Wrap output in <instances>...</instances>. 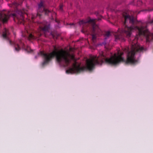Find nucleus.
Masks as SVG:
<instances>
[{
  "mask_svg": "<svg viewBox=\"0 0 153 153\" xmlns=\"http://www.w3.org/2000/svg\"><path fill=\"white\" fill-rule=\"evenodd\" d=\"M9 34V33L8 30L5 28L3 30L2 34L3 38L6 39H8V36Z\"/></svg>",
  "mask_w": 153,
  "mask_h": 153,
  "instance_id": "1a4fd4ad",
  "label": "nucleus"
},
{
  "mask_svg": "<svg viewBox=\"0 0 153 153\" xmlns=\"http://www.w3.org/2000/svg\"><path fill=\"white\" fill-rule=\"evenodd\" d=\"M9 41L10 45H13L14 46L15 50L17 52H19L21 50L20 45L27 52H31L32 51V50L31 49L29 46H27L26 48H25L24 45L22 43L21 40H19V43L20 45H19V44L18 43H14L10 40H9Z\"/></svg>",
  "mask_w": 153,
  "mask_h": 153,
  "instance_id": "423d86ee",
  "label": "nucleus"
},
{
  "mask_svg": "<svg viewBox=\"0 0 153 153\" xmlns=\"http://www.w3.org/2000/svg\"><path fill=\"white\" fill-rule=\"evenodd\" d=\"M43 58L44 61L42 63L43 66L48 63L52 58L55 56L57 62L59 63H64V66H68L71 62V60H74V57L68 52L63 50L59 51H55L48 54L41 51L38 53Z\"/></svg>",
  "mask_w": 153,
  "mask_h": 153,
  "instance_id": "7ed1b4c3",
  "label": "nucleus"
},
{
  "mask_svg": "<svg viewBox=\"0 0 153 153\" xmlns=\"http://www.w3.org/2000/svg\"><path fill=\"white\" fill-rule=\"evenodd\" d=\"M70 25H73V24H70Z\"/></svg>",
  "mask_w": 153,
  "mask_h": 153,
  "instance_id": "aec40b11",
  "label": "nucleus"
},
{
  "mask_svg": "<svg viewBox=\"0 0 153 153\" xmlns=\"http://www.w3.org/2000/svg\"><path fill=\"white\" fill-rule=\"evenodd\" d=\"M111 35L110 32L109 31H108L106 32L105 35V39H106L109 36H110Z\"/></svg>",
  "mask_w": 153,
  "mask_h": 153,
  "instance_id": "9b49d317",
  "label": "nucleus"
},
{
  "mask_svg": "<svg viewBox=\"0 0 153 153\" xmlns=\"http://www.w3.org/2000/svg\"><path fill=\"white\" fill-rule=\"evenodd\" d=\"M125 21L123 23L124 28L118 30V33L115 36V40L123 41L125 36L128 38L130 37L133 30H137L139 36H143L146 37L147 43L153 40V34L149 32L147 28V24H143L136 20L133 16L129 15H123Z\"/></svg>",
  "mask_w": 153,
  "mask_h": 153,
  "instance_id": "f03ea898",
  "label": "nucleus"
},
{
  "mask_svg": "<svg viewBox=\"0 0 153 153\" xmlns=\"http://www.w3.org/2000/svg\"><path fill=\"white\" fill-rule=\"evenodd\" d=\"M96 20L97 19H90L88 21L82 20L79 22L80 25H83L82 32L87 35L91 34L92 39L94 42L96 39V35L100 33L101 31L95 23Z\"/></svg>",
  "mask_w": 153,
  "mask_h": 153,
  "instance_id": "20e7f679",
  "label": "nucleus"
},
{
  "mask_svg": "<svg viewBox=\"0 0 153 153\" xmlns=\"http://www.w3.org/2000/svg\"><path fill=\"white\" fill-rule=\"evenodd\" d=\"M39 28L41 30H42L44 32L47 31L49 29V27L47 25H44L43 27L40 26Z\"/></svg>",
  "mask_w": 153,
  "mask_h": 153,
  "instance_id": "9d476101",
  "label": "nucleus"
},
{
  "mask_svg": "<svg viewBox=\"0 0 153 153\" xmlns=\"http://www.w3.org/2000/svg\"><path fill=\"white\" fill-rule=\"evenodd\" d=\"M149 23L150 24L153 23V20L149 21Z\"/></svg>",
  "mask_w": 153,
  "mask_h": 153,
  "instance_id": "dca6fc26",
  "label": "nucleus"
},
{
  "mask_svg": "<svg viewBox=\"0 0 153 153\" xmlns=\"http://www.w3.org/2000/svg\"><path fill=\"white\" fill-rule=\"evenodd\" d=\"M100 19H100V18H98V21H99V20H100Z\"/></svg>",
  "mask_w": 153,
  "mask_h": 153,
  "instance_id": "6ab92c4d",
  "label": "nucleus"
},
{
  "mask_svg": "<svg viewBox=\"0 0 153 153\" xmlns=\"http://www.w3.org/2000/svg\"><path fill=\"white\" fill-rule=\"evenodd\" d=\"M104 45L105 47L106 46L107 44L105 42H104L102 43L100 45Z\"/></svg>",
  "mask_w": 153,
  "mask_h": 153,
  "instance_id": "ddd939ff",
  "label": "nucleus"
},
{
  "mask_svg": "<svg viewBox=\"0 0 153 153\" xmlns=\"http://www.w3.org/2000/svg\"><path fill=\"white\" fill-rule=\"evenodd\" d=\"M55 21L57 23H59L60 22L57 19H56L55 20Z\"/></svg>",
  "mask_w": 153,
  "mask_h": 153,
  "instance_id": "2eb2a0df",
  "label": "nucleus"
},
{
  "mask_svg": "<svg viewBox=\"0 0 153 153\" xmlns=\"http://www.w3.org/2000/svg\"><path fill=\"white\" fill-rule=\"evenodd\" d=\"M142 2L141 1L139 0L137 1V5L138 6H140V5L142 4Z\"/></svg>",
  "mask_w": 153,
  "mask_h": 153,
  "instance_id": "f8f14e48",
  "label": "nucleus"
},
{
  "mask_svg": "<svg viewBox=\"0 0 153 153\" xmlns=\"http://www.w3.org/2000/svg\"><path fill=\"white\" fill-rule=\"evenodd\" d=\"M123 51L128 53V49L125 48ZM123 54V52L119 51L117 54L114 53L110 58H108L104 52L102 51L100 53L98 56H94L87 59L85 67H80L79 65H77L75 63H74L72 67L67 70L66 72L68 74H79L87 70L91 71L93 69L96 65H101L104 62L112 65H116L120 62H124L125 64H128V53L126 60L122 57Z\"/></svg>",
  "mask_w": 153,
  "mask_h": 153,
  "instance_id": "f257e3e1",
  "label": "nucleus"
},
{
  "mask_svg": "<svg viewBox=\"0 0 153 153\" xmlns=\"http://www.w3.org/2000/svg\"><path fill=\"white\" fill-rule=\"evenodd\" d=\"M51 34L52 36V37L54 38V35H53V34L52 33H51Z\"/></svg>",
  "mask_w": 153,
  "mask_h": 153,
  "instance_id": "f3484780",
  "label": "nucleus"
},
{
  "mask_svg": "<svg viewBox=\"0 0 153 153\" xmlns=\"http://www.w3.org/2000/svg\"><path fill=\"white\" fill-rule=\"evenodd\" d=\"M62 7L63 6L61 4L59 6V9L61 11H62L63 10Z\"/></svg>",
  "mask_w": 153,
  "mask_h": 153,
  "instance_id": "4468645a",
  "label": "nucleus"
},
{
  "mask_svg": "<svg viewBox=\"0 0 153 153\" xmlns=\"http://www.w3.org/2000/svg\"><path fill=\"white\" fill-rule=\"evenodd\" d=\"M24 12L20 10L17 11L16 13L10 14V11L6 10H3L0 11V22H2L3 23H7L10 16H12L14 18L15 21V19H16L19 21H21V22H24Z\"/></svg>",
  "mask_w": 153,
  "mask_h": 153,
  "instance_id": "39448f33",
  "label": "nucleus"
},
{
  "mask_svg": "<svg viewBox=\"0 0 153 153\" xmlns=\"http://www.w3.org/2000/svg\"><path fill=\"white\" fill-rule=\"evenodd\" d=\"M25 29L26 32L28 34L29 36L28 37V39L29 40L36 39L38 38V37H40L42 35V34L40 33L39 32L36 33L37 36H36L35 33L34 34H33L32 32L30 33L27 28H25Z\"/></svg>",
  "mask_w": 153,
  "mask_h": 153,
  "instance_id": "6e6552de",
  "label": "nucleus"
},
{
  "mask_svg": "<svg viewBox=\"0 0 153 153\" xmlns=\"http://www.w3.org/2000/svg\"><path fill=\"white\" fill-rule=\"evenodd\" d=\"M35 17L34 16H33L31 17V18L32 19H33L34 18H35Z\"/></svg>",
  "mask_w": 153,
  "mask_h": 153,
  "instance_id": "a211bd4d",
  "label": "nucleus"
},
{
  "mask_svg": "<svg viewBox=\"0 0 153 153\" xmlns=\"http://www.w3.org/2000/svg\"><path fill=\"white\" fill-rule=\"evenodd\" d=\"M51 11L47 9H45L43 5L42 1H41L40 3L38 4V9L37 10V13L36 16H39L40 17L42 14L39 13H44L46 15H48V13H50Z\"/></svg>",
  "mask_w": 153,
  "mask_h": 153,
  "instance_id": "0eeeda50",
  "label": "nucleus"
}]
</instances>
